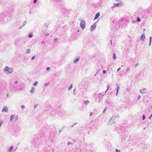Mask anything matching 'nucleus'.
I'll return each instance as SVG.
<instances>
[{
	"mask_svg": "<svg viewBox=\"0 0 152 152\" xmlns=\"http://www.w3.org/2000/svg\"><path fill=\"white\" fill-rule=\"evenodd\" d=\"M151 117H152V113L151 115Z\"/></svg>",
	"mask_w": 152,
	"mask_h": 152,
	"instance_id": "64",
	"label": "nucleus"
},
{
	"mask_svg": "<svg viewBox=\"0 0 152 152\" xmlns=\"http://www.w3.org/2000/svg\"><path fill=\"white\" fill-rule=\"evenodd\" d=\"M49 85V83H45V84H44V85L46 87L47 86H48Z\"/></svg>",
	"mask_w": 152,
	"mask_h": 152,
	"instance_id": "34",
	"label": "nucleus"
},
{
	"mask_svg": "<svg viewBox=\"0 0 152 152\" xmlns=\"http://www.w3.org/2000/svg\"><path fill=\"white\" fill-rule=\"evenodd\" d=\"M45 43L44 42H41V44H45Z\"/></svg>",
	"mask_w": 152,
	"mask_h": 152,
	"instance_id": "56",
	"label": "nucleus"
},
{
	"mask_svg": "<svg viewBox=\"0 0 152 152\" xmlns=\"http://www.w3.org/2000/svg\"><path fill=\"white\" fill-rule=\"evenodd\" d=\"M102 95V94H101V93H100L98 95V96H101V95Z\"/></svg>",
	"mask_w": 152,
	"mask_h": 152,
	"instance_id": "49",
	"label": "nucleus"
},
{
	"mask_svg": "<svg viewBox=\"0 0 152 152\" xmlns=\"http://www.w3.org/2000/svg\"><path fill=\"white\" fill-rule=\"evenodd\" d=\"M64 127H63L61 129H64Z\"/></svg>",
	"mask_w": 152,
	"mask_h": 152,
	"instance_id": "62",
	"label": "nucleus"
},
{
	"mask_svg": "<svg viewBox=\"0 0 152 152\" xmlns=\"http://www.w3.org/2000/svg\"><path fill=\"white\" fill-rule=\"evenodd\" d=\"M151 38H152V37H149V45L150 46L151 45Z\"/></svg>",
	"mask_w": 152,
	"mask_h": 152,
	"instance_id": "18",
	"label": "nucleus"
},
{
	"mask_svg": "<svg viewBox=\"0 0 152 152\" xmlns=\"http://www.w3.org/2000/svg\"><path fill=\"white\" fill-rule=\"evenodd\" d=\"M138 65V63L136 64H135V67H136Z\"/></svg>",
	"mask_w": 152,
	"mask_h": 152,
	"instance_id": "46",
	"label": "nucleus"
},
{
	"mask_svg": "<svg viewBox=\"0 0 152 152\" xmlns=\"http://www.w3.org/2000/svg\"><path fill=\"white\" fill-rule=\"evenodd\" d=\"M15 115H11V116L10 117V121H12V120H13V119L14 117V116H15Z\"/></svg>",
	"mask_w": 152,
	"mask_h": 152,
	"instance_id": "10",
	"label": "nucleus"
},
{
	"mask_svg": "<svg viewBox=\"0 0 152 152\" xmlns=\"http://www.w3.org/2000/svg\"><path fill=\"white\" fill-rule=\"evenodd\" d=\"M116 57L115 53H113V60H115L116 59Z\"/></svg>",
	"mask_w": 152,
	"mask_h": 152,
	"instance_id": "13",
	"label": "nucleus"
},
{
	"mask_svg": "<svg viewBox=\"0 0 152 152\" xmlns=\"http://www.w3.org/2000/svg\"><path fill=\"white\" fill-rule=\"evenodd\" d=\"M116 1L118 2H120L121 0H115Z\"/></svg>",
	"mask_w": 152,
	"mask_h": 152,
	"instance_id": "52",
	"label": "nucleus"
},
{
	"mask_svg": "<svg viewBox=\"0 0 152 152\" xmlns=\"http://www.w3.org/2000/svg\"><path fill=\"white\" fill-rule=\"evenodd\" d=\"M79 58H76L74 61V63H76L79 60Z\"/></svg>",
	"mask_w": 152,
	"mask_h": 152,
	"instance_id": "11",
	"label": "nucleus"
},
{
	"mask_svg": "<svg viewBox=\"0 0 152 152\" xmlns=\"http://www.w3.org/2000/svg\"><path fill=\"white\" fill-rule=\"evenodd\" d=\"M140 97H141L140 96V95H139L138 96V99H139L140 98Z\"/></svg>",
	"mask_w": 152,
	"mask_h": 152,
	"instance_id": "54",
	"label": "nucleus"
},
{
	"mask_svg": "<svg viewBox=\"0 0 152 152\" xmlns=\"http://www.w3.org/2000/svg\"><path fill=\"white\" fill-rule=\"evenodd\" d=\"M92 113H90V115H89V116H91L92 115Z\"/></svg>",
	"mask_w": 152,
	"mask_h": 152,
	"instance_id": "51",
	"label": "nucleus"
},
{
	"mask_svg": "<svg viewBox=\"0 0 152 152\" xmlns=\"http://www.w3.org/2000/svg\"><path fill=\"white\" fill-rule=\"evenodd\" d=\"M119 4H118V3H117V4H115L114 5V7H118L119 6Z\"/></svg>",
	"mask_w": 152,
	"mask_h": 152,
	"instance_id": "27",
	"label": "nucleus"
},
{
	"mask_svg": "<svg viewBox=\"0 0 152 152\" xmlns=\"http://www.w3.org/2000/svg\"><path fill=\"white\" fill-rule=\"evenodd\" d=\"M145 38V33H143L142 34L140 39V40H142L143 41H144V39Z\"/></svg>",
	"mask_w": 152,
	"mask_h": 152,
	"instance_id": "4",
	"label": "nucleus"
},
{
	"mask_svg": "<svg viewBox=\"0 0 152 152\" xmlns=\"http://www.w3.org/2000/svg\"><path fill=\"white\" fill-rule=\"evenodd\" d=\"M80 27L83 29H84L85 28L86 22L84 20H82L80 23Z\"/></svg>",
	"mask_w": 152,
	"mask_h": 152,
	"instance_id": "2",
	"label": "nucleus"
},
{
	"mask_svg": "<svg viewBox=\"0 0 152 152\" xmlns=\"http://www.w3.org/2000/svg\"><path fill=\"white\" fill-rule=\"evenodd\" d=\"M57 38H55L54 39V41L55 42H57Z\"/></svg>",
	"mask_w": 152,
	"mask_h": 152,
	"instance_id": "45",
	"label": "nucleus"
},
{
	"mask_svg": "<svg viewBox=\"0 0 152 152\" xmlns=\"http://www.w3.org/2000/svg\"><path fill=\"white\" fill-rule=\"evenodd\" d=\"M106 72L105 70H103V74H105Z\"/></svg>",
	"mask_w": 152,
	"mask_h": 152,
	"instance_id": "40",
	"label": "nucleus"
},
{
	"mask_svg": "<svg viewBox=\"0 0 152 152\" xmlns=\"http://www.w3.org/2000/svg\"><path fill=\"white\" fill-rule=\"evenodd\" d=\"M85 103L86 104H88L89 103V101L88 100H87L85 101Z\"/></svg>",
	"mask_w": 152,
	"mask_h": 152,
	"instance_id": "21",
	"label": "nucleus"
},
{
	"mask_svg": "<svg viewBox=\"0 0 152 152\" xmlns=\"http://www.w3.org/2000/svg\"><path fill=\"white\" fill-rule=\"evenodd\" d=\"M44 26L46 28H48V24L47 23H45L44 24Z\"/></svg>",
	"mask_w": 152,
	"mask_h": 152,
	"instance_id": "26",
	"label": "nucleus"
},
{
	"mask_svg": "<svg viewBox=\"0 0 152 152\" xmlns=\"http://www.w3.org/2000/svg\"><path fill=\"white\" fill-rule=\"evenodd\" d=\"M115 150H116V152H120V150H118L117 149H115Z\"/></svg>",
	"mask_w": 152,
	"mask_h": 152,
	"instance_id": "35",
	"label": "nucleus"
},
{
	"mask_svg": "<svg viewBox=\"0 0 152 152\" xmlns=\"http://www.w3.org/2000/svg\"><path fill=\"white\" fill-rule=\"evenodd\" d=\"M4 72L7 74L11 73L13 71V69L12 68L9 67L8 66H6L4 69Z\"/></svg>",
	"mask_w": 152,
	"mask_h": 152,
	"instance_id": "1",
	"label": "nucleus"
},
{
	"mask_svg": "<svg viewBox=\"0 0 152 152\" xmlns=\"http://www.w3.org/2000/svg\"><path fill=\"white\" fill-rule=\"evenodd\" d=\"M15 84H17V83H18V81H15Z\"/></svg>",
	"mask_w": 152,
	"mask_h": 152,
	"instance_id": "53",
	"label": "nucleus"
},
{
	"mask_svg": "<svg viewBox=\"0 0 152 152\" xmlns=\"http://www.w3.org/2000/svg\"><path fill=\"white\" fill-rule=\"evenodd\" d=\"M49 33H47L46 34H45V36H49Z\"/></svg>",
	"mask_w": 152,
	"mask_h": 152,
	"instance_id": "48",
	"label": "nucleus"
},
{
	"mask_svg": "<svg viewBox=\"0 0 152 152\" xmlns=\"http://www.w3.org/2000/svg\"><path fill=\"white\" fill-rule=\"evenodd\" d=\"M72 84L69 87V88H68V90H71L72 88Z\"/></svg>",
	"mask_w": 152,
	"mask_h": 152,
	"instance_id": "24",
	"label": "nucleus"
},
{
	"mask_svg": "<svg viewBox=\"0 0 152 152\" xmlns=\"http://www.w3.org/2000/svg\"><path fill=\"white\" fill-rule=\"evenodd\" d=\"M37 105H38V104H34V109H35L36 108V107L37 106Z\"/></svg>",
	"mask_w": 152,
	"mask_h": 152,
	"instance_id": "37",
	"label": "nucleus"
},
{
	"mask_svg": "<svg viewBox=\"0 0 152 152\" xmlns=\"http://www.w3.org/2000/svg\"><path fill=\"white\" fill-rule=\"evenodd\" d=\"M18 119V117L17 115H16L15 118V121H16Z\"/></svg>",
	"mask_w": 152,
	"mask_h": 152,
	"instance_id": "22",
	"label": "nucleus"
},
{
	"mask_svg": "<svg viewBox=\"0 0 152 152\" xmlns=\"http://www.w3.org/2000/svg\"><path fill=\"white\" fill-rule=\"evenodd\" d=\"M99 16H100V13H99V12H98L96 14V15H95V17L94 18V20H95L96 19H97L99 17Z\"/></svg>",
	"mask_w": 152,
	"mask_h": 152,
	"instance_id": "7",
	"label": "nucleus"
},
{
	"mask_svg": "<svg viewBox=\"0 0 152 152\" xmlns=\"http://www.w3.org/2000/svg\"><path fill=\"white\" fill-rule=\"evenodd\" d=\"M3 17V14L2 13H0V21L2 20V18Z\"/></svg>",
	"mask_w": 152,
	"mask_h": 152,
	"instance_id": "12",
	"label": "nucleus"
},
{
	"mask_svg": "<svg viewBox=\"0 0 152 152\" xmlns=\"http://www.w3.org/2000/svg\"><path fill=\"white\" fill-rule=\"evenodd\" d=\"M35 58V56H33L31 58L32 60L34 59Z\"/></svg>",
	"mask_w": 152,
	"mask_h": 152,
	"instance_id": "38",
	"label": "nucleus"
},
{
	"mask_svg": "<svg viewBox=\"0 0 152 152\" xmlns=\"http://www.w3.org/2000/svg\"><path fill=\"white\" fill-rule=\"evenodd\" d=\"M146 91V89L144 88L142 90H140V92L141 94L146 93V91Z\"/></svg>",
	"mask_w": 152,
	"mask_h": 152,
	"instance_id": "6",
	"label": "nucleus"
},
{
	"mask_svg": "<svg viewBox=\"0 0 152 152\" xmlns=\"http://www.w3.org/2000/svg\"><path fill=\"white\" fill-rule=\"evenodd\" d=\"M119 88V87L118 86H117V92L116 94V96H117L118 95V90Z\"/></svg>",
	"mask_w": 152,
	"mask_h": 152,
	"instance_id": "15",
	"label": "nucleus"
},
{
	"mask_svg": "<svg viewBox=\"0 0 152 152\" xmlns=\"http://www.w3.org/2000/svg\"><path fill=\"white\" fill-rule=\"evenodd\" d=\"M13 149V146H11L9 149H8V152H12V151Z\"/></svg>",
	"mask_w": 152,
	"mask_h": 152,
	"instance_id": "9",
	"label": "nucleus"
},
{
	"mask_svg": "<svg viewBox=\"0 0 152 152\" xmlns=\"http://www.w3.org/2000/svg\"><path fill=\"white\" fill-rule=\"evenodd\" d=\"M112 118H111L110 119V121H111V120H112Z\"/></svg>",
	"mask_w": 152,
	"mask_h": 152,
	"instance_id": "63",
	"label": "nucleus"
},
{
	"mask_svg": "<svg viewBox=\"0 0 152 152\" xmlns=\"http://www.w3.org/2000/svg\"><path fill=\"white\" fill-rule=\"evenodd\" d=\"M38 83V82L37 81H36L34 84V86H36L37 84V83Z\"/></svg>",
	"mask_w": 152,
	"mask_h": 152,
	"instance_id": "25",
	"label": "nucleus"
},
{
	"mask_svg": "<svg viewBox=\"0 0 152 152\" xmlns=\"http://www.w3.org/2000/svg\"><path fill=\"white\" fill-rule=\"evenodd\" d=\"M76 88H75L73 91V95H75L76 94Z\"/></svg>",
	"mask_w": 152,
	"mask_h": 152,
	"instance_id": "16",
	"label": "nucleus"
},
{
	"mask_svg": "<svg viewBox=\"0 0 152 152\" xmlns=\"http://www.w3.org/2000/svg\"><path fill=\"white\" fill-rule=\"evenodd\" d=\"M53 111L52 112V111H50L51 112V114H52V115L53 116H55V115H54L53 113Z\"/></svg>",
	"mask_w": 152,
	"mask_h": 152,
	"instance_id": "42",
	"label": "nucleus"
},
{
	"mask_svg": "<svg viewBox=\"0 0 152 152\" xmlns=\"http://www.w3.org/2000/svg\"><path fill=\"white\" fill-rule=\"evenodd\" d=\"M37 1V0H34L33 1V3H34L35 4V3H36Z\"/></svg>",
	"mask_w": 152,
	"mask_h": 152,
	"instance_id": "41",
	"label": "nucleus"
},
{
	"mask_svg": "<svg viewBox=\"0 0 152 152\" xmlns=\"http://www.w3.org/2000/svg\"><path fill=\"white\" fill-rule=\"evenodd\" d=\"M107 109V107H105V108L104 109V110L103 111V113H104L105 112V111Z\"/></svg>",
	"mask_w": 152,
	"mask_h": 152,
	"instance_id": "32",
	"label": "nucleus"
},
{
	"mask_svg": "<svg viewBox=\"0 0 152 152\" xmlns=\"http://www.w3.org/2000/svg\"><path fill=\"white\" fill-rule=\"evenodd\" d=\"M121 68L120 67L118 68V69L117 70V72L119 70H120L121 69Z\"/></svg>",
	"mask_w": 152,
	"mask_h": 152,
	"instance_id": "47",
	"label": "nucleus"
},
{
	"mask_svg": "<svg viewBox=\"0 0 152 152\" xmlns=\"http://www.w3.org/2000/svg\"><path fill=\"white\" fill-rule=\"evenodd\" d=\"M60 1L62 2L63 1V0H59Z\"/></svg>",
	"mask_w": 152,
	"mask_h": 152,
	"instance_id": "55",
	"label": "nucleus"
},
{
	"mask_svg": "<svg viewBox=\"0 0 152 152\" xmlns=\"http://www.w3.org/2000/svg\"><path fill=\"white\" fill-rule=\"evenodd\" d=\"M52 109V107L51 106H50L49 107V109H48L47 110H51Z\"/></svg>",
	"mask_w": 152,
	"mask_h": 152,
	"instance_id": "29",
	"label": "nucleus"
},
{
	"mask_svg": "<svg viewBox=\"0 0 152 152\" xmlns=\"http://www.w3.org/2000/svg\"><path fill=\"white\" fill-rule=\"evenodd\" d=\"M25 107V106L24 105H22L21 106V108L22 109H23Z\"/></svg>",
	"mask_w": 152,
	"mask_h": 152,
	"instance_id": "36",
	"label": "nucleus"
},
{
	"mask_svg": "<svg viewBox=\"0 0 152 152\" xmlns=\"http://www.w3.org/2000/svg\"><path fill=\"white\" fill-rule=\"evenodd\" d=\"M77 124V123H74V125H75V124Z\"/></svg>",
	"mask_w": 152,
	"mask_h": 152,
	"instance_id": "61",
	"label": "nucleus"
},
{
	"mask_svg": "<svg viewBox=\"0 0 152 152\" xmlns=\"http://www.w3.org/2000/svg\"><path fill=\"white\" fill-rule=\"evenodd\" d=\"M8 111V107H4L2 110V112L7 113Z\"/></svg>",
	"mask_w": 152,
	"mask_h": 152,
	"instance_id": "3",
	"label": "nucleus"
},
{
	"mask_svg": "<svg viewBox=\"0 0 152 152\" xmlns=\"http://www.w3.org/2000/svg\"><path fill=\"white\" fill-rule=\"evenodd\" d=\"M23 26H20V27L19 28V29H21L23 27Z\"/></svg>",
	"mask_w": 152,
	"mask_h": 152,
	"instance_id": "50",
	"label": "nucleus"
},
{
	"mask_svg": "<svg viewBox=\"0 0 152 152\" xmlns=\"http://www.w3.org/2000/svg\"><path fill=\"white\" fill-rule=\"evenodd\" d=\"M63 131V129H60L59 131V132L60 133L61 132Z\"/></svg>",
	"mask_w": 152,
	"mask_h": 152,
	"instance_id": "39",
	"label": "nucleus"
},
{
	"mask_svg": "<svg viewBox=\"0 0 152 152\" xmlns=\"http://www.w3.org/2000/svg\"><path fill=\"white\" fill-rule=\"evenodd\" d=\"M33 36L32 34H30L28 35V37L31 38Z\"/></svg>",
	"mask_w": 152,
	"mask_h": 152,
	"instance_id": "23",
	"label": "nucleus"
},
{
	"mask_svg": "<svg viewBox=\"0 0 152 152\" xmlns=\"http://www.w3.org/2000/svg\"><path fill=\"white\" fill-rule=\"evenodd\" d=\"M74 124H73V125H72V126H71V127H73V126H74Z\"/></svg>",
	"mask_w": 152,
	"mask_h": 152,
	"instance_id": "60",
	"label": "nucleus"
},
{
	"mask_svg": "<svg viewBox=\"0 0 152 152\" xmlns=\"http://www.w3.org/2000/svg\"><path fill=\"white\" fill-rule=\"evenodd\" d=\"M114 117L115 118H117V117H119V116L118 115H114V116H113V117Z\"/></svg>",
	"mask_w": 152,
	"mask_h": 152,
	"instance_id": "33",
	"label": "nucleus"
},
{
	"mask_svg": "<svg viewBox=\"0 0 152 152\" xmlns=\"http://www.w3.org/2000/svg\"><path fill=\"white\" fill-rule=\"evenodd\" d=\"M96 26V23H94L93 24L91 27V31L94 30L95 29Z\"/></svg>",
	"mask_w": 152,
	"mask_h": 152,
	"instance_id": "5",
	"label": "nucleus"
},
{
	"mask_svg": "<svg viewBox=\"0 0 152 152\" xmlns=\"http://www.w3.org/2000/svg\"><path fill=\"white\" fill-rule=\"evenodd\" d=\"M130 67V66H128L127 67V69H126V73H127L129 71V68Z\"/></svg>",
	"mask_w": 152,
	"mask_h": 152,
	"instance_id": "14",
	"label": "nucleus"
},
{
	"mask_svg": "<svg viewBox=\"0 0 152 152\" xmlns=\"http://www.w3.org/2000/svg\"><path fill=\"white\" fill-rule=\"evenodd\" d=\"M26 21H24L23 22V23L22 24V26H24L26 25Z\"/></svg>",
	"mask_w": 152,
	"mask_h": 152,
	"instance_id": "17",
	"label": "nucleus"
},
{
	"mask_svg": "<svg viewBox=\"0 0 152 152\" xmlns=\"http://www.w3.org/2000/svg\"><path fill=\"white\" fill-rule=\"evenodd\" d=\"M110 42L111 44L112 45V40L111 39L110 40Z\"/></svg>",
	"mask_w": 152,
	"mask_h": 152,
	"instance_id": "57",
	"label": "nucleus"
},
{
	"mask_svg": "<svg viewBox=\"0 0 152 152\" xmlns=\"http://www.w3.org/2000/svg\"><path fill=\"white\" fill-rule=\"evenodd\" d=\"M2 121H0V127L1 126V125L2 124Z\"/></svg>",
	"mask_w": 152,
	"mask_h": 152,
	"instance_id": "43",
	"label": "nucleus"
},
{
	"mask_svg": "<svg viewBox=\"0 0 152 152\" xmlns=\"http://www.w3.org/2000/svg\"><path fill=\"white\" fill-rule=\"evenodd\" d=\"M50 68L49 67H47L46 69V70L47 71H49L50 70Z\"/></svg>",
	"mask_w": 152,
	"mask_h": 152,
	"instance_id": "28",
	"label": "nucleus"
},
{
	"mask_svg": "<svg viewBox=\"0 0 152 152\" xmlns=\"http://www.w3.org/2000/svg\"><path fill=\"white\" fill-rule=\"evenodd\" d=\"M145 116L144 115H142V119L143 120H145Z\"/></svg>",
	"mask_w": 152,
	"mask_h": 152,
	"instance_id": "31",
	"label": "nucleus"
},
{
	"mask_svg": "<svg viewBox=\"0 0 152 152\" xmlns=\"http://www.w3.org/2000/svg\"><path fill=\"white\" fill-rule=\"evenodd\" d=\"M31 51V50L30 49H28L26 51V53H29Z\"/></svg>",
	"mask_w": 152,
	"mask_h": 152,
	"instance_id": "20",
	"label": "nucleus"
},
{
	"mask_svg": "<svg viewBox=\"0 0 152 152\" xmlns=\"http://www.w3.org/2000/svg\"><path fill=\"white\" fill-rule=\"evenodd\" d=\"M141 20V19H140V18L139 17H137V22H140Z\"/></svg>",
	"mask_w": 152,
	"mask_h": 152,
	"instance_id": "19",
	"label": "nucleus"
},
{
	"mask_svg": "<svg viewBox=\"0 0 152 152\" xmlns=\"http://www.w3.org/2000/svg\"><path fill=\"white\" fill-rule=\"evenodd\" d=\"M71 144V143L70 142H68V143H67V145H68Z\"/></svg>",
	"mask_w": 152,
	"mask_h": 152,
	"instance_id": "44",
	"label": "nucleus"
},
{
	"mask_svg": "<svg viewBox=\"0 0 152 152\" xmlns=\"http://www.w3.org/2000/svg\"><path fill=\"white\" fill-rule=\"evenodd\" d=\"M151 117H151V116H150L149 117V119H151Z\"/></svg>",
	"mask_w": 152,
	"mask_h": 152,
	"instance_id": "58",
	"label": "nucleus"
},
{
	"mask_svg": "<svg viewBox=\"0 0 152 152\" xmlns=\"http://www.w3.org/2000/svg\"><path fill=\"white\" fill-rule=\"evenodd\" d=\"M34 90H35L34 87H32L30 91V93H31V94H34Z\"/></svg>",
	"mask_w": 152,
	"mask_h": 152,
	"instance_id": "8",
	"label": "nucleus"
},
{
	"mask_svg": "<svg viewBox=\"0 0 152 152\" xmlns=\"http://www.w3.org/2000/svg\"><path fill=\"white\" fill-rule=\"evenodd\" d=\"M107 90H106V91H107L108 90H109V88H110V86L109 85H107Z\"/></svg>",
	"mask_w": 152,
	"mask_h": 152,
	"instance_id": "30",
	"label": "nucleus"
},
{
	"mask_svg": "<svg viewBox=\"0 0 152 152\" xmlns=\"http://www.w3.org/2000/svg\"><path fill=\"white\" fill-rule=\"evenodd\" d=\"M17 149V147H16V148H15V150H14V151H15Z\"/></svg>",
	"mask_w": 152,
	"mask_h": 152,
	"instance_id": "59",
	"label": "nucleus"
}]
</instances>
